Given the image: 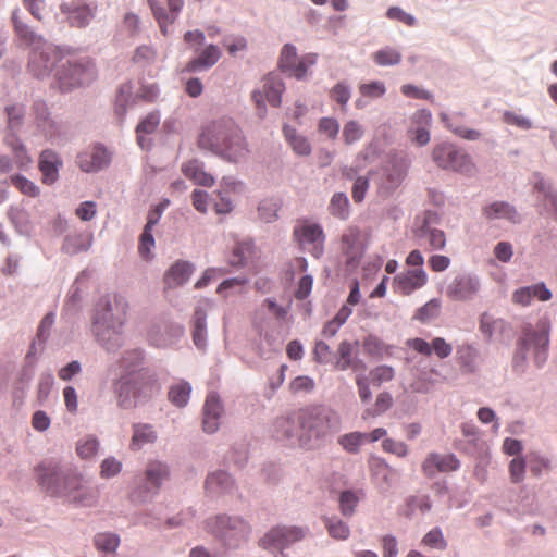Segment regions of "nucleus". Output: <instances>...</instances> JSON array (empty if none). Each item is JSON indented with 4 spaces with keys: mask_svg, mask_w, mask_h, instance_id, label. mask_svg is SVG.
Listing matches in <instances>:
<instances>
[{
    "mask_svg": "<svg viewBox=\"0 0 557 557\" xmlns=\"http://www.w3.org/2000/svg\"><path fill=\"white\" fill-rule=\"evenodd\" d=\"M38 484L50 496L75 507H94L99 491L81 474L64 469L59 463H40L36 468Z\"/></svg>",
    "mask_w": 557,
    "mask_h": 557,
    "instance_id": "1",
    "label": "nucleus"
},
{
    "mask_svg": "<svg viewBox=\"0 0 557 557\" xmlns=\"http://www.w3.org/2000/svg\"><path fill=\"white\" fill-rule=\"evenodd\" d=\"M198 146L228 162H239L249 153L248 143L240 127L231 117H221L208 124L198 138Z\"/></svg>",
    "mask_w": 557,
    "mask_h": 557,
    "instance_id": "2",
    "label": "nucleus"
},
{
    "mask_svg": "<svg viewBox=\"0 0 557 557\" xmlns=\"http://www.w3.org/2000/svg\"><path fill=\"white\" fill-rule=\"evenodd\" d=\"M127 302L120 295H104L95 306L91 331L97 342L109 352L122 345V330L126 319Z\"/></svg>",
    "mask_w": 557,
    "mask_h": 557,
    "instance_id": "3",
    "label": "nucleus"
},
{
    "mask_svg": "<svg viewBox=\"0 0 557 557\" xmlns=\"http://www.w3.org/2000/svg\"><path fill=\"white\" fill-rule=\"evenodd\" d=\"M300 448L315 450L323 447L341 428V418L326 406H313L301 410Z\"/></svg>",
    "mask_w": 557,
    "mask_h": 557,
    "instance_id": "4",
    "label": "nucleus"
},
{
    "mask_svg": "<svg viewBox=\"0 0 557 557\" xmlns=\"http://www.w3.org/2000/svg\"><path fill=\"white\" fill-rule=\"evenodd\" d=\"M549 332L550 321L546 317L541 318L535 325L523 327L512 360L516 372H525L529 354H532L536 368H542L545 364L548 358Z\"/></svg>",
    "mask_w": 557,
    "mask_h": 557,
    "instance_id": "5",
    "label": "nucleus"
},
{
    "mask_svg": "<svg viewBox=\"0 0 557 557\" xmlns=\"http://www.w3.org/2000/svg\"><path fill=\"white\" fill-rule=\"evenodd\" d=\"M170 475L168 462L158 459L148 461L144 472L134 476L127 492V499L135 506L151 503Z\"/></svg>",
    "mask_w": 557,
    "mask_h": 557,
    "instance_id": "6",
    "label": "nucleus"
},
{
    "mask_svg": "<svg viewBox=\"0 0 557 557\" xmlns=\"http://www.w3.org/2000/svg\"><path fill=\"white\" fill-rule=\"evenodd\" d=\"M206 528L228 548L240 547L251 533V527L244 518L225 513L209 518Z\"/></svg>",
    "mask_w": 557,
    "mask_h": 557,
    "instance_id": "7",
    "label": "nucleus"
},
{
    "mask_svg": "<svg viewBox=\"0 0 557 557\" xmlns=\"http://www.w3.org/2000/svg\"><path fill=\"white\" fill-rule=\"evenodd\" d=\"M153 388V381H141V379L129 376V374H122L114 383L117 406L122 409H132L141 398L150 397Z\"/></svg>",
    "mask_w": 557,
    "mask_h": 557,
    "instance_id": "8",
    "label": "nucleus"
},
{
    "mask_svg": "<svg viewBox=\"0 0 557 557\" xmlns=\"http://www.w3.org/2000/svg\"><path fill=\"white\" fill-rule=\"evenodd\" d=\"M55 76L63 92L89 84L95 78L94 64L87 60L69 59L57 70Z\"/></svg>",
    "mask_w": 557,
    "mask_h": 557,
    "instance_id": "9",
    "label": "nucleus"
},
{
    "mask_svg": "<svg viewBox=\"0 0 557 557\" xmlns=\"http://www.w3.org/2000/svg\"><path fill=\"white\" fill-rule=\"evenodd\" d=\"M305 535L306 531L300 527L277 525L259 540V546L273 553L274 557H287L284 550L301 541Z\"/></svg>",
    "mask_w": 557,
    "mask_h": 557,
    "instance_id": "10",
    "label": "nucleus"
},
{
    "mask_svg": "<svg viewBox=\"0 0 557 557\" xmlns=\"http://www.w3.org/2000/svg\"><path fill=\"white\" fill-rule=\"evenodd\" d=\"M432 159L437 166L462 174H471L474 164L470 156L450 143H442L433 148Z\"/></svg>",
    "mask_w": 557,
    "mask_h": 557,
    "instance_id": "11",
    "label": "nucleus"
},
{
    "mask_svg": "<svg viewBox=\"0 0 557 557\" xmlns=\"http://www.w3.org/2000/svg\"><path fill=\"white\" fill-rule=\"evenodd\" d=\"M411 165V159L406 154L393 157L381 170L379 177V191L383 196H389L405 180Z\"/></svg>",
    "mask_w": 557,
    "mask_h": 557,
    "instance_id": "12",
    "label": "nucleus"
},
{
    "mask_svg": "<svg viewBox=\"0 0 557 557\" xmlns=\"http://www.w3.org/2000/svg\"><path fill=\"white\" fill-rule=\"evenodd\" d=\"M58 62H61V51L49 42L39 49L29 51L27 67L34 77L44 79L51 74Z\"/></svg>",
    "mask_w": 557,
    "mask_h": 557,
    "instance_id": "13",
    "label": "nucleus"
},
{
    "mask_svg": "<svg viewBox=\"0 0 557 557\" xmlns=\"http://www.w3.org/2000/svg\"><path fill=\"white\" fill-rule=\"evenodd\" d=\"M481 289L480 277L472 272L456 273L445 287V295L454 301L472 300Z\"/></svg>",
    "mask_w": 557,
    "mask_h": 557,
    "instance_id": "14",
    "label": "nucleus"
},
{
    "mask_svg": "<svg viewBox=\"0 0 557 557\" xmlns=\"http://www.w3.org/2000/svg\"><path fill=\"white\" fill-rule=\"evenodd\" d=\"M293 235L300 248L319 259L324 251V232L317 223H302L295 226Z\"/></svg>",
    "mask_w": 557,
    "mask_h": 557,
    "instance_id": "15",
    "label": "nucleus"
},
{
    "mask_svg": "<svg viewBox=\"0 0 557 557\" xmlns=\"http://www.w3.org/2000/svg\"><path fill=\"white\" fill-rule=\"evenodd\" d=\"M272 435L275 440L292 447H300V417H278L272 425Z\"/></svg>",
    "mask_w": 557,
    "mask_h": 557,
    "instance_id": "16",
    "label": "nucleus"
},
{
    "mask_svg": "<svg viewBox=\"0 0 557 557\" xmlns=\"http://www.w3.org/2000/svg\"><path fill=\"white\" fill-rule=\"evenodd\" d=\"M61 11L67 15L72 26L82 28L95 18L98 5L94 0H73L70 4H62Z\"/></svg>",
    "mask_w": 557,
    "mask_h": 557,
    "instance_id": "17",
    "label": "nucleus"
},
{
    "mask_svg": "<svg viewBox=\"0 0 557 557\" xmlns=\"http://www.w3.org/2000/svg\"><path fill=\"white\" fill-rule=\"evenodd\" d=\"M212 307L209 299H201L197 302L190 321L191 337L194 345L199 350H206L208 344L207 317Z\"/></svg>",
    "mask_w": 557,
    "mask_h": 557,
    "instance_id": "18",
    "label": "nucleus"
},
{
    "mask_svg": "<svg viewBox=\"0 0 557 557\" xmlns=\"http://www.w3.org/2000/svg\"><path fill=\"white\" fill-rule=\"evenodd\" d=\"M12 23L14 27V33L16 38L21 42V45L27 47L29 51L35 49H39L40 47L49 44L45 37L37 32L33 27H30L21 16L20 9H15L12 12Z\"/></svg>",
    "mask_w": 557,
    "mask_h": 557,
    "instance_id": "19",
    "label": "nucleus"
},
{
    "mask_svg": "<svg viewBox=\"0 0 557 557\" xmlns=\"http://www.w3.org/2000/svg\"><path fill=\"white\" fill-rule=\"evenodd\" d=\"M421 468L428 478H434L437 472L457 471L460 468V460L454 454L430 453Z\"/></svg>",
    "mask_w": 557,
    "mask_h": 557,
    "instance_id": "20",
    "label": "nucleus"
},
{
    "mask_svg": "<svg viewBox=\"0 0 557 557\" xmlns=\"http://www.w3.org/2000/svg\"><path fill=\"white\" fill-rule=\"evenodd\" d=\"M111 162V158L107 149L100 145L89 150L81 152L77 156L76 163L83 172H98L107 168Z\"/></svg>",
    "mask_w": 557,
    "mask_h": 557,
    "instance_id": "21",
    "label": "nucleus"
},
{
    "mask_svg": "<svg viewBox=\"0 0 557 557\" xmlns=\"http://www.w3.org/2000/svg\"><path fill=\"white\" fill-rule=\"evenodd\" d=\"M224 413L223 404L215 393L208 394L202 410V430L208 434L215 433Z\"/></svg>",
    "mask_w": 557,
    "mask_h": 557,
    "instance_id": "22",
    "label": "nucleus"
},
{
    "mask_svg": "<svg viewBox=\"0 0 557 557\" xmlns=\"http://www.w3.org/2000/svg\"><path fill=\"white\" fill-rule=\"evenodd\" d=\"M169 12L162 7L158 0H148L151 12L157 20L163 35H168L169 25L173 24L183 8L184 0H165Z\"/></svg>",
    "mask_w": 557,
    "mask_h": 557,
    "instance_id": "23",
    "label": "nucleus"
},
{
    "mask_svg": "<svg viewBox=\"0 0 557 557\" xmlns=\"http://www.w3.org/2000/svg\"><path fill=\"white\" fill-rule=\"evenodd\" d=\"M144 351L141 349H132L125 351L120 360V367L123 369V374L141 379V381H153L150 371L143 367Z\"/></svg>",
    "mask_w": 557,
    "mask_h": 557,
    "instance_id": "24",
    "label": "nucleus"
},
{
    "mask_svg": "<svg viewBox=\"0 0 557 557\" xmlns=\"http://www.w3.org/2000/svg\"><path fill=\"white\" fill-rule=\"evenodd\" d=\"M236 485L233 476L224 470H215L208 473L205 480L206 493L212 497L231 494Z\"/></svg>",
    "mask_w": 557,
    "mask_h": 557,
    "instance_id": "25",
    "label": "nucleus"
},
{
    "mask_svg": "<svg viewBox=\"0 0 557 557\" xmlns=\"http://www.w3.org/2000/svg\"><path fill=\"white\" fill-rule=\"evenodd\" d=\"M428 275L423 269H412L395 276L394 288L404 295H409L426 284Z\"/></svg>",
    "mask_w": 557,
    "mask_h": 557,
    "instance_id": "26",
    "label": "nucleus"
},
{
    "mask_svg": "<svg viewBox=\"0 0 557 557\" xmlns=\"http://www.w3.org/2000/svg\"><path fill=\"white\" fill-rule=\"evenodd\" d=\"M195 271V264L186 260L175 261L164 274V285L176 288L186 284Z\"/></svg>",
    "mask_w": 557,
    "mask_h": 557,
    "instance_id": "27",
    "label": "nucleus"
},
{
    "mask_svg": "<svg viewBox=\"0 0 557 557\" xmlns=\"http://www.w3.org/2000/svg\"><path fill=\"white\" fill-rule=\"evenodd\" d=\"M62 164V160L57 152L51 149L44 150L39 157V170L42 174V182L47 185L55 183Z\"/></svg>",
    "mask_w": 557,
    "mask_h": 557,
    "instance_id": "28",
    "label": "nucleus"
},
{
    "mask_svg": "<svg viewBox=\"0 0 557 557\" xmlns=\"http://www.w3.org/2000/svg\"><path fill=\"white\" fill-rule=\"evenodd\" d=\"M483 215L487 220H507L513 224L522 222L521 214L517 209L506 201H494L483 208Z\"/></svg>",
    "mask_w": 557,
    "mask_h": 557,
    "instance_id": "29",
    "label": "nucleus"
},
{
    "mask_svg": "<svg viewBox=\"0 0 557 557\" xmlns=\"http://www.w3.org/2000/svg\"><path fill=\"white\" fill-rule=\"evenodd\" d=\"M533 298L541 301H547L552 298V292L544 283L523 286L516 289L512 294V301L521 306H529Z\"/></svg>",
    "mask_w": 557,
    "mask_h": 557,
    "instance_id": "30",
    "label": "nucleus"
},
{
    "mask_svg": "<svg viewBox=\"0 0 557 557\" xmlns=\"http://www.w3.org/2000/svg\"><path fill=\"white\" fill-rule=\"evenodd\" d=\"M221 58V50L218 46L208 45L197 58L191 59L185 67L186 72L195 73L211 69Z\"/></svg>",
    "mask_w": 557,
    "mask_h": 557,
    "instance_id": "31",
    "label": "nucleus"
},
{
    "mask_svg": "<svg viewBox=\"0 0 557 557\" xmlns=\"http://www.w3.org/2000/svg\"><path fill=\"white\" fill-rule=\"evenodd\" d=\"M3 111L7 116V137H17L25 123L26 107L23 103H10Z\"/></svg>",
    "mask_w": 557,
    "mask_h": 557,
    "instance_id": "32",
    "label": "nucleus"
},
{
    "mask_svg": "<svg viewBox=\"0 0 557 557\" xmlns=\"http://www.w3.org/2000/svg\"><path fill=\"white\" fill-rule=\"evenodd\" d=\"M479 350L470 344L460 345L456 351L457 363L465 374L475 373L479 369Z\"/></svg>",
    "mask_w": 557,
    "mask_h": 557,
    "instance_id": "33",
    "label": "nucleus"
},
{
    "mask_svg": "<svg viewBox=\"0 0 557 557\" xmlns=\"http://www.w3.org/2000/svg\"><path fill=\"white\" fill-rule=\"evenodd\" d=\"M133 435L129 447L132 450H140L147 444H153L158 440V433L149 423H135L132 426Z\"/></svg>",
    "mask_w": 557,
    "mask_h": 557,
    "instance_id": "34",
    "label": "nucleus"
},
{
    "mask_svg": "<svg viewBox=\"0 0 557 557\" xmlns=\"http://www.w3.org/2000/svg\"><path fill=\"white\" fill-rule=\"evenodd\" d=\"M283 135L293 151L300 157H308L312 152L309 139L297 132V129L288 124L283 126Z\"/></svg>",
    "mask_w": 557,
    "mask_h": 557,
    "instance_id": "35",
    "label": "nucleus"
},
{
    "mask_svg": "<svg viewBox=\"0 0 557 557\" xmlns=\"http://www.w3.org/2000/svg\"><path fill=\"white\" fill-rule=\"evenodd\" d=\"M94 242L91 233H75L69 234L64 237L62 250L67 255H77L79 252L88 251Z\"/></svg>",
    "mask_w": 557,
    "mask_h": 557,
    "instance_id": "36",
    "label": "nucleus"
},
{
    "mask_svg": "<svg viewBox=\"0 0 557 557\" xmlns=\"http://www.w3.org/2000/svg\"><path fill=\"white\" fill-rule=\"evenodd\" d=\"M182 172L197 185L210 187L214 184L213 176L203 170V163L197 159L183 163Z\"/></svg>",
    "mask_w": 557,
    "mask_h": 557,
    "instance_id": "37",
    "label": "nucleus"
},
{
    "mask_svg": "<svg viewBox=\"0 0 557 557\" xmlns=\"http://www.w3.org/2000/svg\"><path fill=\"white\" fill-rule=\"evenodd\" d=\"M457 116H463V113L460 112L455 115H449L447 113L440 114L441 121L443 122L445 127L449 129L451 133L466 140H479L481 138V133L476 129L468 128L463 125L458 124L456 121Z\"/></svg>",
    "mask_w": 557,
    "mask_h": 557,
    "instance_id": "38",
    "label": "nucleus"
},
{
    "mask_svg": "<svg viewBox=\"0 0 557 557\" xmlns=\"http://www.w3.org/2000/svg\"><path fill=\"white\" fill-rule=\"evenodd\" d=\"M534 188L543 196L544 207L552 209L557 220V190L553 187L552 183L546 181L540 173H536L534 174Z\"/></svg>",
    "mask_w": 557,
    "mask_h": 557,
    "instance_id": "39",
    "label": "nucleus"
},
{
    "mask_svg": "<svg viewBox=\"0 0 557 557\" xmlns=\"http://www.w3.org/2000/svg\"><path fill=\"white\" fill-rule=\"evenodd\" d=\"M342 245L349 262L358 261L361 257L360 231L349 227L342 236Z\"/></svg>",
    "mask_w": 557,
    "mask_h": 557,
    "instance_id": "40",
    "label": "nucleus"
},
{
    "mask_svg": "<svg viewBox=\"0 0 557 557\" xmlns=\"http://www.w3.org/2000/svg\"><path fill=\"white\" fill-rule=\"evenodd\" d=\"M263 91L265 94L267 101L273 106L278 107L282 102V94L285 89L283 81L275 74H269L264 78Z\"/></svg>",
    "mask_w": 557,
    "mask_h": 557,
    "instance_id": "41",
    "label": "nucleus"
},
{
    "mask_svg": "<svg viewBox=\"0 0 557 557\" xmlns=\"http://www.w3.org/2000/svg\"><path fill=\"white\" fill-rule=\"evenodd\" d=\"M362 347L367 355L377 359L391 356L393 349L392 346L385 344L382 339L372 334L364 337Z\"/></svg>",
    "mask_w": 557,
    "mask_h": 557,
    "instance_id": "42",
    "label": "nucleus"
},
{
    "mask_svg": "<svg viewBox=\"0 0 557 557\" xmlns=\"http://www.w3.org/2000/svg\"><path fill=\"white\" fill-rule=\"evenodd\" d=\"M414 122L424 125L414 131L412 140L420 147L425 146L430 141V132L425 128L431 123L432 114L429 110L423 109L414 113Z\"/></svg>",
    "mask_w": 557,
    "mask_h": 557,
    "instance_id": "43",
    "label": "nucleus"
},
{
    "mask_svg": "<svg viewBox=\"0 0 557 557\" xmlns=\"http://www.w3.org/2000/svg\"><path fill=\"white\" fill-rule=\"evenodd\" d=\"M281 202L276 198H265L259 202L258 218L263 223H272L278 219Z\"/></svg>",
    "mask_w": 557,
    "mask_h": 557,
    "instance_id": "44",
    "label": "nucleus"
},
{
    "mask_svg": "<svg viewBox=\"0 0 557 557\" xmlns=\"http://www.w3.org/2000/svg\"><path fill=\"white\" fill-rule=\"evenodd\" d=\"M419 237L424 238L433 250H442L445 248V233L441 230L430 227L428 221H425L419 230Z\"/></svg>",
    "mask_w": 557,
    "mask_h": 557,
    "instance_id": "45",
    "label": "nucleus"
},
{
    "mask_svg": "<svg viewBox=\"0 0 557 557\" xmlns=\"http://www.w3.org/2000/svg\"><path fill=\"white\" fill-rule=\"evenodd\" d=\"M329 211L333 216L339 220H347L350 214V210L349 200L346 194L335 193L331 198Z\"/></svg>",
    "mask_w": 557,
    "mask_h": 557,
    "instance_id": "46",
    "label": "nucleus"
},
{
    "mask_svg": "<svg viewBox=\"0 0 557 557\" xmlns=\"http://www.w3.org/2000/svg\"><path fill=\"white\" fill-rule=\"evenodd\" d=\"M33 377L34 370L32 367L25 366L21 369L13 387L14 400L24 398Z\"/></svg>",
    "mask_w": 557,
    "mask_h": 557,
    "instance_id": "47",
    "label": "nucleus"
},
{
    "mask_svg": "<svg viewBox=\"0 0 557 557\" xmlns=\"http://www.w3.org/2000/svg\"><path fill=\"white\" fill-rule=\"evenodd\" d=\"M32 114L39 128L47 129L52 126V120L47 103L41 99L34 100L32 104Z\"/></svg>",
    "mask_w": 557,
    "mask_h": 557,
    "instance_id": "48",
    "label": "nucleus"
},
{
    "mask_svg": "<svg viewBox=\"0 0 557 557\" xmlns=\"http://www.w3.org/2000/svg\"><path fill=\"white\" fill-rule=\"evenodd\" d=\"M191 386L187 382H181L169 391V400L178 408L185 407L189 400Z\"/></svg>",
    "mask_w": 557,
    "mask_h": 557,
    "instance_id": "49",
    "label": "nucleus"
},
{
    "mask_svg": "<svg viewBox=\"0 0 557 557\" xmlns=\"http://www.w3.org/2000/svg\"><path fill=\"white\" fill-rule=\"evenodd\" d=\"M367 442V435L362 432H351L338 437V444L348 453L357 454L361 445Z\"/></svg>",
    "mask_w": 557,
    "mask_h": 557,
    "instance_id": "50",
    "label": "nucleus"
},
{
    "mask_svg": "<svg viewBox=\"0 0 557 557\" xmlns=\"http://www.w3.org/2000/svg\"><path fill=\"white\" fill-rule=\"evenodd\" d=\"M505 322L496 319L492 314L484 312L480 318V331L486 339H491L493 335L504 329Z\"/></svg>",
    "mask_w": 557,
    "mask_h": 557,
    "instance_id": "51",
    "label": "nucleus"
},
{
    "mask_svg": "<svg viewBox=\"0 0 557 557\" xmlns=\"http://www.w3.org/2000/svg\"><path fill=\"white\" fill-rule=\"evenodd\" d=\"M359 494L362 493L351 490H346L341 493L339 509L343 516L351 517L355 513L356 507L360 500Z\"/></svg>",
    "mask_w": 557,
    "mask_h": 557,
    "instance_id": "52",
    "label": "nucleus"
},
{
    "mask_svg": "<svg viewBox=\"0 0 557 557\" xmlns=\"http://www.w3.org/2000/svg\"><path fill=\"white\" fill-rule=\"evenodd\" d=\"M94 544L100 552L114 553L120 545V537L110 532L98 533L94 537Z\"/></svg>",
    "mask_w": 557,
    "mask_h": 557,
    "instance_id": "53",
    "label": "nucleus"
},
{
    "mask_svg": "<svg viewBox=\"0 0 557 557\" xmlns=\"http://www.w3.org/2000/svg\"><path fill=\"white\" fill-rule=\"evenodd\" d=\"M5 143L11 147L14 154V162L18 168H24L30 163V157L27 153L25 145L17 137H5Z\"/></svg>",
    "mask_w": 557,
    "mask_h": 557,
    "instance_id": "54",
    "label": "nucleus"
},
{
    "mask_svg": "<svg viewBox=\"0 0 557 557\" xmlns=\"http://www.w3.org/2000/svg\"><path fill=\"white\" fill-rule=\"evenodd\" d=\"M395 376V370L391 366L382 364L373 368L369 372V381L374 387H380L382 384L391 382Z\"/></svg>",
    "mask_w": 557,
    "mask_h": 557,
    "instance_id": "55",
    "label": "nucleus"
},
{
    "mask_svg": "<svg viewBox=\"0 0 557 557\" xmlns=\"http://www.w3.org/2000/svg\"><path fill=\"white\" fill-rule=\"evenodd\" d=\"M325 527L329 534L335 540H346L350 535V529L346 522L337 517H330L324 519Z\"/></svg>",
    "mask_w": 557,
    "mask_h": 557,
    "instance_id": "56",
    "label": "nucleus"
},
{
    "mask_svg": "<svg viewBox=\"0 0 557 557\" xmlns=\"http://www.w3.org/2000/svg\"><path fill=\"white\" fill-rule=\"evenodd\" d=\"M100 443L94 435H87L79 440L76 445V453L82 459H90L99 450Z\"/></svg>",
    "mask_w": 557,
    "mask_h": 557,
    "instance_id": "57",
    "label": "nucleus"
},
{
    "mask_svg": "<svg viewBox=\"0 0 557 557\" xmlns=\"http://www.w3.org/2000/svg\"><path fill=\"white\" fill-rule=\"evenodd\" d=\"M373 60L381 66L397 65L401 61V54L394 48L386 47L373 54Z\"/></svg>",
    "mask_w": 557,
    "mask_h": 557,
    "instance_id": "58",
    "label": "nucleus"
},
{
    "mask_svg": "<svg viewBox=\"0 0 557 557\" xmlns=\"http://www.w3.org/2000/svg\"><path fill=\"white\" fill-rule=\"evenodd\" d=\"M337 352L339 355V359L336 362V368L341 371H346L354 366L352 359V344L348 341H343L338 345Z\"/></svg>",
    "mask_w": 557,
    "mask_h": 557,
    "instance_id": "59",
    "label": "nucleus"
},
{
    "mask_svg": "<svg viewBox=\"0 0 557 557\" xmlns=\"http://www.w3.org/2000/svg\"><path fill=\"white\" fill-rule=\"evenodd\" d=\"M393 406V397L388 392H382L376 396L373 409H367L363 418L367 416L376 417L387 411Z\"/></svg>",
    "mask_w": 557,
    "mask_h": 557,
    "instance_id": "60",
    "label": "nucleus"
},
{
    "mask_svg": "<svg viewBox=\"0 0 557 557\" xmlns=\"http://www.w3.org/2000/svg\"><path fill=\"white\" fill-rule=\"evenodd\" d=\"M364 134L363 127L357 121H348L343 128V138L346 145L360 140Z\"/></svg>",
    "mask_w": 557,
    "mask_h": 557,
    "instance_id": "61",
    "label": "nucleus"
},
{
    "mask_svg": "<svg viewBox=\"0 0 557 557\" xmlns=\"http://www.w3.org/2000/svg\"><path fill=\"white\" fill-rule=\"evenodd\" d=\"M253 244L251 242L238 243L234 250L230 263L233 267H239L245 263V260L252 253Z\"/></svg>",
    "mask_w": 557,
    "mask_h": 557,
    "instance_id": "62",
    "label": "nucleus"
},
{
    "mask_svg": "<svg viewBox=\"0 0 557 557\" xmlns=\"http://www.w3.org/2000/svg\"><path fill=\"white\" fill-rule=\"evenodd\" d=\"M11 183L24 195L29 197H37L39 195V187L32 181L23 175H12Z\"/></svg>",
    "mask_w": 557,
    "mask_h": 557,
    "instance_id": "63",
    "label": "nucleus"
},
{
    "mask_svg": "<svg viewBox=\"0 0 557 557\" xmlns=\"http://www.w3.org/2000/svg\"><path fill=\"white\" fill-rule=\"evenodd\" d=\"M423 544L440 550H444L447 547V542L444 539L442 530L436 527L430 530L422 540Z\"/></svg>",
    "mask_w": 557,
    "mask_h": 557,
    "instance_id": "64",
    "label": "nucleus"
}]
</instances>
